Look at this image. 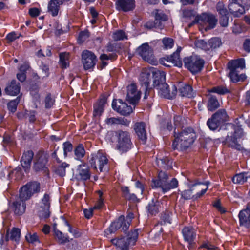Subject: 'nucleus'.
I'll use <instances>...</instances> for the list:
<instances>
[{
  "instance_id": "c9c22d12",
  "label": "nucleus",
  "mask_w": 250,
  "mask_h": 250,
  "mask_svg": "<svg viewBox=\"0 0 250 250\" xmlns=\"http://www.w3.org/2000/svg\"><path fill=\"white\" fill-rule=\"evenodd\" d=\"M243 134L242 130L240 128L235 129L233 139H231V142L229 143V145L231 147H233L237 149L240 150L242 148L241 146L238 144L236 141L237 138H240Z\"/></svg>"
},
{
  "instance_id": "aec40b11",
  "label": "nucleus",
  "mask_w": 250,
  "mask_h": 250,
  "mask_svg": "<svg viewBox=\"0 0 250 250\" xmlns=\"http://www.w3.org/2000/svg\"><path fill=\"white\" fill-rule=\"evenodd\" d=\"M116 4L117 9L124 12L132 10L135 6L134 0H118Z\"/></svg>"
},
{
  "instance_id": "dca6fc26",
  "label": "nucleus",
  "mask_w": 250,
  "mask_h": 250,
  "mask_svg": "<svg viewBox=\"0 0 250 250\" xmlns=\"http://www.w3.org/2000/svg\"><path fill=\"white\" fill-rule=\"evenodd\" d=\"M112 106L114 110L124 115H128L132 111L131 107L128 106L126 103L123 102L120 99L114 100Z\"/></svg>"
},
{
  "instance_id": "b1692460",
  "label": "nucleus",
  "mask_w": 250,
  "mask_h": 250,
  "mask_svg": "<svg viewBox=\"0 0 250 250\" xmlns=\"http://www.w3.org/2000/svg\"><path fill=\"white\" fill-rule=\"evenodd\" d=\"M153 81V84L155 87L159 84H161L166 81V74L164 71L159 70L152 68Z\"/></svg>"
},
{
  "instance_id": "393cba45",
  "label": "nucleus",
  "mask_w": 250,
  "mask_h": 250,
  "mask_svg": "<svg viewBox=\"0 0 250 250\" xmlns=\"http://www.w3.org/2000/svg\"><path fill=\"white\" fill-rule=\"evenodd\" d=\"M34 153L32 151H27L23 153L21 160V164L26 171L30 167Z\"/></svg>"
},
{
  "instance_id": "2f4dec72",
  "label": "nucleus",
  "mask_w": 250,
  "mask_h": 250,
  "mask_svg": "<svg viewBox=\"0 0 250 250\" xmlns=\"http://www.w3.org/2000/svg\"><path fill=\"white\" fill-rule=\"evenodd\" d=\"M179 92L182 96H186L188 97H192L194 95L192 87L190 85L185 84L182 85L179 88Z\"/></svg>"
},
{
  "instance_id": "423d86ee",
  "label": "nucleus",
  "mask_w": 250,
  "mask_h": 250,
  "mask_svg": "<svg viewBox=\"0 0 250 250\" xmlns=\"http://www.w3.org/2000/svg\"><path fill=\"white\" fill-rule=\"evenodd\" d=\"M183 61L185 67L192 73L200 72L204 66V61L197 56L186 57Z\"/></svg>"
},
{
  "instance_id": "4c0bfd02",
  "label": "nucleus",
  "mask_w": 250,
  "mask_h": 250,
  "mask_svg": "<svg viewBox=\"0 0 250 250\" xmlns=\"http://www.w3.org/2000/svg\"><path fill=\"white\" fill-rule=\"evenodd\" d=\"M250 174L247 173H241L235 175L232 178L234 183L243 184L250 178Z\"/></svg>"
},
{
  "instance_id": "2eb2a0df",
  "label": "nucleus",
  "mask_w": 250,
  "mask_h": 250,
  "mask_svg": "<svg viewBox=\"0 0 250 250\" xmlns=\"http://www.w3.org/2000/svg\"><path fill=\"white\" fill-rule=\"evenodd\" d=\"M50 206V197L47 194H45L40 203L39 208V216L42 218H47L49 216V208Z\"/></svg>"
},
{
  "instance_id": "a19ab883",
  "label": "nucleus",
  "mask_w": 250,
  "mask_h": 250,
  "mask_svg": "<svg viewBox=\"0 0 250 250\" xmlns=\"http://www.w3.org/2000/svg\"><path fill=\"white\" fill-rule=\"evenodd\" d=\"M167 58L169 59L171 65H173L179 67H182V62L180 59V56L178 53H174L170 57H167Z\"/></svg>"
},
{
  "instance_id": "4be33fe9",
  "label": "nucleus",
  "mask_w": 250,
  "mask_h": 250,
  "mask_svg": "<svg viewBox=\"0 0 250 250\" xmlns=\"http://www.w3.org/2000/svg\"><path fill=\"white\" fill-rule=\"evenodd\" d=\"M230 12L234 16L238 17L244 13L245 9L236 0H233L228 6Z\"/></svg>"
},
{
  "instance_id": "338daca9",
  "label": "nucleus",
  "mask_w": 250,
  "mask_h": 250,
  "mask_svg": "<svg viewBox=\"0 0 250 250\" xmlns=\"http://www.w3.org/2000/svg\"><path fill=\"white\" fill-rule=\"evenodd\" d=\"M21 36V34H19L18 35L14 32H11L8 34L6 36V39L8 40L9 42H13L16 39L19 38L20 36Z\"/></svg>"
},
{
  "instance_id": "e433bc0d",
  "label": "nucleus",
  "mask_w": 250,
  "mask_h": 250,
  "mask_svg": "<svg viewBox=\"0 0 250 250\" xmlns=\"http://www.w3.org/2000/svg\"><path fill=\"white\" fill-rule=\"evenodd\" d=\"M74 158L79 161H81L82 159L85 154V151L83 146L82 144L78 145L74 150Z\"/></svg>"
},
{
  "instance_id": "052dcab7",
  "label": "nucleus",
  "mask_w": 250,
  "mask_h": 250,
  "mask_svg": "<svg viewBox=\"0 0 250 250\" xmlns=\"http://www.w3.org/2000/svg\"><path fill=\"white\" fill-rule=\"evenodd\" d=\"M195 44L197 47L201 48L204 50H208V42H206L204 40H200L196 42Z\"/></svg>"
},
{
  "instance_id": "20e7f679",
  "label": "nucleus",
  "mask_w": 250,
  "mask_h": 250,
  "mask_svg": "<svg viewBox=\"0 0 250 250\" xmlns=\"http://www.w3.org/2000/svg\"><path fill=\"white\" fill-rule=\"evenodd\" d=\"M134 217L132 213L130 212L126 217V220L125 221L124 216H120L118 219L113 222L109 228L105 231L107 237L109 234L114 233L118 229L122 228L123 231H126L129 228L131 219Z\"/></svg>"
},
{
  "instance_id": "72a5a7b5",
  "label": "nucleus",
  "mask_w": 250,
  "mask_h": 250,
  "mask_svg": "<svg viewBox=\"0 0 250 250\" xmlns=\"http://www.w3.org/2000/svg\"><path fill=\"white\" fill-rule=\"evenodd\" d=\"M238 72V70H229V75L231 81L233 83L244 81L247 78V76L245 74L239 75Z\"/></svg>"
},
{
  "instance_id": "e2e57ef3",
  "label": "nucleus",
  "mask_w": 250,
  "mask_h": 250,
  "mask_svg": "<svg viewBox=\"0 0 250 250\" xmlns=\"http://www.w3.org/2000/svg\"><path fill=\"white\" fill-rule=\"evenodd\" d=\"M73 149L72 145L69 142H65L63 144V151L64 157L67 156V153L72 151Z\"/></svg>"
},
{
  "instance_id": "13d9d810",
  "label": "nucleus",
  "mask_w": 250,
  "mask_h": 250,
  "mask_svg": "<svg viewBox=\"0 0 250 250\" xmlns=\"http://www.w3.org/2000/svg\"><path fill=\"white\" fill-rule=\"evenodd\" d=\"M210 92H216L219 94H224L225 93L229 92V90L226 87L218 86L213 87L210 90Z\"/></svg>"
},
{
  "instance_id": "473e14b6",
  "label": "nucleus",
  "mask_w": 250,
  "mask_h": 250,
  "mask_svg": "<svg viewBox=\"0 0 250 250\" xmlns=\"http://www.w3.org/2000/svg\"><path fill=\"white\" fill-rule=\"evenodd\" d=\"M14 212L18 215H21L23 214L25 211L26 205L24 201H16L13 203Z\"/></svg>"
},
{
  "instance_id": "69168bd1",
  "label": "nucleus",
  "mask_w": 250,
  "mask_h": 250,
  "mask_svg": "<svg viewBox=\"0 0 250 250\" xmlns=\"http://www.w3.org/2000/svg\"><path fill=\"white\" fill-rule=\"evenodd\" d=\"M89 37V32L87 31L82 32L80 33L78 41L81 43L84 42Z\"/></svg>"
},
{
  "instance_id": "0e129e2a",
  "label": "nucleus",
  "mask_w": 250,
  "mask_h": 250,
  "mask_svg": "<svg viewBox=\"0 0 250 250\" xmlns=\"http://www.w3.org/2000/svg\"><path fill=\"white\" fill-rule=\"evenodd\" d=\"M54 100L53 99L50 94H48L45 99V105L46 108H50L54 104Z\"/></svg>"
},
{
  "instance_id": "603ef678",
  "label": "nucleus",
  "mask_w": 250,
  "mask_h": 250,
  "mask_svg": "<svg viewBox=\"0 0 250 250\" xmlns=\"http://www.w3.org/2000/svg\"><path fill=\"white\" fill-rule=\"evenodd\" d=\"M26 239L29 243H35L39 241V238L36 233H29L26 235Z\"/></svg>"
},
{
  "instance_id": "9d476101",
  "label": "nucleus",
  "mask_w": 250,
  "mask_h": 250,
  "mask_svg": "<svg viewBox=\"0 0 250 250\" xmlns=\"http://www.w3.org/2000/svg\"><path fill=\"white\" fill-rule=\"evenodd\" d=\"M82 62L85 70L93 68L97 61L96 56L92 52L85 50L82 53Z\"/></svg>"
},
{
  "instance_id": "09e8293b",
  "label": "nucleus",
  "mask_w": 250,
  "mask_h": 250,
  "mask_svg": "<svg viewBox=\"0 0 250 250\" xmlns=\"http://www.w3.org/2000/svg\"><path fill=\"white\" fill-rule=\"evenodd\" d=\"M217 122V121L213 119V117H212L210 119H209L208 120L207 125L210 130H214L221 125L220 123Z\"/></svg>"
},
{
  "instance_id": "7c9ffc66",
  "label": "nucleus",
  "mask_w": 250,
  "mask_h": 250,
  "mask_svg": "<svg viewBox=\"0 0 250 250\" xmlns=\"http://www.w3.org/2000/svg\"><path fill=\"white\" fill-rule=\"evenodd\" d=\"M21 237L20 230L18 228H13L11 231L9 232L7 231L6 239L7 241L11 240L16 243V244H18Z\"/></svg>"
},
{
  "instance_id": "f257e3e1",
  "label": "nucleus",
  "mask_w": 250,
  "mask_h": 250,
  "mask_svg": "<svg viewBox=\"0 0 250 250\" xmlns=\"http://www.w3.org/2000/svg\"><path fill=\"white\" fill-rule=\"evenodd\" d=\"M174 137L173 148L184 150L192 145L196 139V134L193 129L188 128L179 133L176 134L175 132Z\"/></svg>"
},
{
  "instance_id": "de8ad7c7",
  "label": "nucleus",
  "mask_w": 250,
  "mask_h": 250,
  "mask_svg": "<svg viewBox=\"0 0 250 250\" xmlns=\"http://www.w3.org/2000/svg\"><path fill=\"white\" fill-rule=\"evenodd\" d=\"M153 13L156 21L155 24L157 23V21H166L167 20L166 15L158 10H155Z\"/></svg>"
},
{
  "instance_id": "bf43d9fd",
  "label": "nucleus",
  "mask_w": 250,
  "mask_h": 250,
  "mask_svg": "<svg viewBox=\"0 0 250 250\" xmlns=\"http://www.w3.org/2000/svg\"><path fill=\"white\" fill-rule=\"evenodd\" d=\"M116 58L117 55L115 54H111L109 55L103 54L100 56V59L103 61V64L105 65H106V63L104 62V60H114L116 59Z\"/></svg>"
},
{
  "instance_id": "774afa93",
  "label": "nucleus",
  "mask_w": 250,
  "mask_h": 250,
  "mask_svg": "<svg viewBox=\"0 0 250 250\" xmlns=\"http://www.w3.org/2000/svg\"><path fill=\"white\" fill-rule=\"evenodd\" d=\"M135 186L136 188V193L142 195L144 191V187L142 184L139 181H137L136 182Z\"/></svg>"
},
{
  "instance_id": "5701e85b",
  "label": "nucleus",
  "mask_w": 250,
  "mask_h": 250,
  "mask_svg": "<svg viewBox=\"0 0 250 250\" xmlns=\"http://www.w3.org/2000/svg\"><path fill=\"white\" fill-rule=\"evenodd\" d=\"M182 233L185 240L189 243V248L190 249L196 235L194 229L191 227H185Z\"/></svg>"
},
{
  "instance_id": "864d4df0",
  "label": "nucleus",
  "mask_w": 250,
  "mask_h": 250,
  "mask_svg": "<svg viewBox=\"0 0 250 250\" xmlns=\"http://www.w3.org/2000/svg\"><path fill=\"white\" fill-rule=\"evenodd\" d=\"M162 42L166 49L171 48L173 45V40L171 38H164L162 40Z\"/></svg>"
},
{
  "instance_id": "49530a36",
  "label": "nucleus",
  "mask_w": 250,
  "mask_h": 250,
  "mask_svg": "<svg viewBox=\"0 0 250 250\" xmlns=\"http://www.w3.org/2000/svg\"><path fill=\"white\" fill-rule=\"evenodd\" d=\"M20 97H18L15 100L11 101L8 103L7 106L9 110L12 113L16 111L17 105L20 102Z\"/></svg>"
},
{
  "instance_id": "0eeeda50",
  "label": "nucleus",
  "mask_w": 250,
  "mask_h": 250,
  "mask_svg": "<svg viewBox=\"0 0 250 250\" xmlns=\"http://www.w3.org/2000/svg\"><path fill=\"white\" fill-rule=\"evenodd\" d=\"M117 147L122 151H126L131 147L132 143L129 133L126 131L118 130L116 133Z\"/></svg>"
},
{
  "instance_id": "39448f33",
  "label": "nucleus",
  "mask_w": 250,
  "mask_h": 250,
  "mask_svg": "<svg viewBox=\"0 0 250 250\" xmlns=\"http://www.w3.org/2000/svg\"><path fill=\"white\" fill-rule=\"evenodd\" d=\"M217 22V20L214 16L211 14L203 13L201 15H198L195 18L193 23L190 24L191 26L193 23H199L200 25L204 26L205 30H208L214 28Z\"/></svg>"
},
{
  "instance_id": "6e6d98bb",
  "label": "nucleus",
  "mask_w": 250,
  "mask_h": 250,
  "mask_svg": "<svg viewBox=\"0 0 250 250\" xmlns=\"http://www.w3.org/2000/svg\"><path fill=\"white\" fill-rule=\"evenodd\" d=\"M181 196L183 198L186 200L192 198L194 199V196L191 188L190 189L185 190L182 191L181 193Z\"/></svg>"
},
{
  "instance_id": "c03bdc74",
  "label": "nucleus",
  "mask_w": 250,
  "mask_h": 250,
  "mask_svg": "<svg viewBox=\"0 0 250 250\" xmlns=\"http://www.w3.org/2000/svg\"><path fill=\"white\" fill-rule=\"evenodd\" d=\"M208 50L210 49H215L219 47L221 45V42L219 38H214L208 42Z\"/></svg>"
},
{
  "instance_id": "7ed1b4c3",
  "label": "nucleus",
  "mask_w": 250,
  "mask_h": 250,
  "mask_svg": "<svg viewBox=\"0 0 250 250\" xmlns=\"http://www.w3.org/2000/svg\"><path fill=\"white\" fill-rule=\"evenodd\" d=\"M167 174L165 172L160 171L158 179L152 181V187L160 188L163 192H166L178 186V181L176 179H172L169 183L167 182Z\"/></svg>"
},
{
  "instance_id": "f03ea898",
  "label": "nucleus",
  "mask_w": 250,
  "mask_h": 250,
  "mask_svg": "<svg viewBox=\"0 0 250 250\" xmlns=\"http://www.w3.org/2000/svg\"><path fill=\"white\" fill-rule=\"evenodd\" d=\"M138 236V230L136 229L130 232L125 237L111 239V242L118 250H128L130 247L135 245Z\"/></svg>"
},
{
  "instance_id": "4468645a",
  "label": "nucleus",
  "mask_w": 250,
  "mask_h": 250,
  "mask_svg": "<svg viewBox=\"0 0 250 250\" xmlns=\"http://www.w3.org/2000/svg\"><path fill=\"white\" fill-rule=\"evenodd\" d=\"M107 162L108 159L106 156L100 152L92 154L89 160L91 166L95 169H97L98 166L100 172L102 171L103 167L107 164Z\"/></svg>"
},
{
  "instance_id": "6ab92c4d",
  "label": "nucleus",
  "mask_w": 250,
  "mask_h": 250,
  "mask_svg": "<svg viewBox=\"0 0 250 250\" xmlns=\"http://www.w3.org/2000/svg\"><path fill=\"white\" fill-rule=\"evenodd\" d=\"M241 225L249 227L250 225V204H248L246 208L241 210L239 214Z\"/></svg>"
},
{
  "instance_id": "f8f14e48",
  "label": "nucleus",
  "mask_w": 250,
  "mask_h": 250,
  "mask_svg": "<svg viewBox=\"0 0 250 250\" xmlns=\"http://www.w3.org/2000/svg\"><path fill=\"white\" fill-rule=\"evenodd\" d=\"M158 91L159 95L167 99H172L176 95L177 89L175 85H172L170 88L165 83L159 84L155 87Z\"/></svg>"
},
{
  "instance_id": "9b49d317",
  "label": "nucleus",
  "mask_w": 250,
  "mask_h": 250,
  "mask_svg": "<svg viewBox=\"0 0 250 250\" xmlns=\"http://www.w3.org/2000/svg\"><path fill=\"white\" fill-rule=\"evenodd\" d=\"M141 92L138 89L137 85L131 83L127 86L126 99L130 104H137L140 99Z\"/></svg>"
},
{
  "instance_id": "ddd939ff",
  "label": "nucleus",
  "mask_w": 250,
  "mask_h": 250,
  "mask_svg": "<svg viewBox=\"0 0 250 250\" xmlns=\"http://www.w3.org/2000/svg\"><path fill=\"white\" fill-rule=\"evenodd\" d=\"M47 155L43 152H39L36 155V162L34 165V169L36 171H42L43 173L48 174V169L46 167Z\"/></svg>"
},
{
  "instance_id": "6e6552de",
  "label": "nucleus",
  "mask_w": 250,
  "mask_h": 250,
  "mask_svg": "<svg viewBox=\"0 0 250 250\" xmlns=\"http://www.w3.org/2000/svg\"><path fill=\"white\" fill-rule=\"evenodd\" d=\"M40 191V184L37 182H33L23 186L20 191V198L22 201L30 199L32 195Z\"/></svg>"
},
{
  "instance_id": "8fccbe9b",
  "label": "nucleus",
  "mask_w": 250,
  "mask_h": 250,
  "mask_svg": "<svg viewBox=\"0 0 250 250\" xmlns=\"http://www.w3.org/2000/svg\"><path fill=\"white\" fill-rule=\"evenodd\" d=\"M68 166L69 165L66 163H62L56 169V173L61 176H64L65 175V168Z\"/></svg>"
},
{
  "instance_id": "bb28decb",
  "label": "nucleus",
  "mask_w": 250,
  "mask_h": 250,
  "mask_svg": "<svg viewBox=\"0 0 250 250\" xmlns=\"http://www.w3.org/2000/svg\"><path fill=\"white\" fill-rule=\"evenodd\" d=\"M77 172V176L81 180H86L90 177L89 167L85 165V163L79 165Z\"/></svg>"
},
{
  "instance_id": "412c9836",
  "label": "nucleus",
  "mask_w": 250,
  "mask_h": 250,
  "mask_svg": "<svg viewBox=\"0 0 250 250\" xmlns=\"http://www.w3.org/2000/svg\"><path fill=\"white\" fill-rule=\"evenodd\" d=\"M134 129L139 140L145 144L147 138L145 124L143 122L136 123Z\"/></svg>"
},
{
  "instance_id": "58836bf2",
  "label": "nucleus",
  "mask_w": 250,
  "mask_h": 250,
  "mask_svg": "<svg viewBox=\"0 0 250 250\" xmlns=\"http://www.w3.org/2000/svg\"><path fill=\"white\" fill-rule=\"evenodd\" d=\"M7 179L9 178H15V180H19L22 179V174L21 173V169L20 167H17L14 170L11 171H6Z\"/></svg>"
},
{
  "instance_id": "37998d69",
  "label": "nucleus",
  "mask_w": 250,
  "mask_h": 250,
  "mask_svg": "<svg viewBox=\"0 0 250 250\" xmlns=\"http://www.w3.org/2000/svg\"><path fill=\"white\" fill-rule=\"evenodd\" d=\"M54 234L56 239H57L58 242L61 244H64L69 241L68 237L64 236L63 233L54 229Z\"/></svg>"
},
{
  "instance_id": "4d7b16f0",
  "label": "nucleus",
  "mask_w": 250,
  "mask_h": 250,
  "mask_svg": "<svg viewBox=\"0 0 250 250\" xmlns=\"http://www.w3.org/2000/svg\"><path fill=\"white\" fill-rule=\"evenodd\" d=\"M113 38L116 41L123 40L126 38L125 33L121 30L118 31L113 33Z\"/></svg>"
},
{
  "instance_id": "680f3d73",
  "label": "nucleus",
  "mask_w": 250,
  "mask_h": 250,
  "mask_svg": "<svg viewBox=\"0 0 250 250\" xmlns=\"http://www.w3.org/2000/svg\"><path fill=\"white\" fill-rule=\"evenodd\" d=\"M171 215V213L170 212L167 211L164 213L162 216V219L164 222V224H170L171 223V219L170 216Z\"/></svg>"
},
{
  "instance_id": "1a4fd4ad",
  "label": "nucleus",
  "mask_w": 250,
  "mask_h": 250,
  "mask_svg": "<svg viewBox=\"0 0 250 250\" xmlns=\"http://www.w3.org/2000/svg\"><path fill=\"white\" fill-rule=\"evenodd\" d=\"M137 52L144 60L148 63L153 65L157 63V59L153 55V50L148 43H145L140 46L137 49Z\"/></svg>"
},
{
  "instance_id": "cd10ccee",
  "label": "nucleus",
  "mask_w": 250,
  "mask_h": 250,
  "mask_svg": "<svg viewBox=\"0 0 250 250\" xmlns=\"http://www.w3.org/2000/svg\"><path fill=\"white\" fill-rule=\"evenodd\" d=\"M20 85L15 80H12L5 89V93L11 96H15L19 93Z\"/></svg>"
},
{
  "instance_id": "f704fd0d",
  "label": "nucleus",
  "mask_w": 250,
  "mask_h": 250,
  "mask_svg": "<svg viewBox=\"0 0 250 250\" xmlns=\"http://www.w3.org/2000/svg\"><path fill=\"white\" fill-rule=\"evenodd\" d=\"M59 64L62 69L67 68L69 66L70 54L68 53H61L59 55Z\"/></svg>"
},
{
  "instance_id": "c85d7f7f",
  "label": "nucleus",
  "mask_w": 250,
  "mask_h": 250,
  "mask_svg": "<svg viewBox=\"0 0 250 250\" xmlns=\"http://www.w3.org/2000/svg\"><path fill=\"white\" fill-rule=\"evenodd\" d=\"M229 70H238L243 69L245 67V60L243 58L232 60L228 64Z\"/></svg>"
},
{
  "instance_id": "a18cd8bd",
  "label": "nucleus",
  "mask_w": 250,
  "mask_h": 250,
  "mask_svg": "<svg viewBox=\"0 0 250 250\" xmlns=\"http://www.w3.org/2000/svg\"><path fill=\"white\" fill-rule=\"evenodd\" d=\"M159 206L160 203L159 202H154L153 201L151 203L149 204L147 207L148 211L150 213L155 214L158 212Z\"/></svg>"
},
{
  "instance_id": "5fc2aeb1",
  "label": "nucleus",
  "mask_w": 250,
  "mask_h": 250,
  "mask_svg": "<svg viewBox=\"0 0 250 250\" xmlns=\"http://www.w3.org/2000/svg\"><path fill=\"white\" fill-rule=\"evenodd\" d=\"M217 10L219 13L222 16L228 15V12L224 4L222 2H218L216 7Z\"/></svg>"
},
{
  "instance_id": "c756f323",
  "label": "nucleus",
  "mask_w": 250,
  "mask_h": 250,
  "mask_svg": "<svg viewBox=\"0 0 250 250\" xmlns=\"http://www.w3.org/2000/svg\"><path fill=\"white\" fill-rule=\"evenodd\" d=\"M106 103V99L105 98L101 99L99 101L94 105L93 116L94 117H99L103 112L104 107Z\"/></svg>"
},
{
  "instance_id": "ea45409f",
  "label": "nucleus",
  "mask_w": 250,
  "mask_h": 250,
  "mask_svg": "<svg viewBox=\"0 0 250 250\" xmlns=\"http://www.w3.org/2000/svg\"><path fill=\"white\" fill-rule=\"evenodd\" d=\"M212 117H213V119L217 121V123H219L221 125L226 121L227 115L226 111L224 109H221L214 114Z\"/></svg>"
},
{
  "instance_id": "f3484780",
  "label": "nucleus",
  "mask_w": 250,
  "mask_h": 250,
  "mask_svg": "<svg viewBox=\"0 0 250 250\" xmlns=\"http://www.w3.org/2000/svg\"><path fill=\"white\" fill-rule=\"evenodd\" d=\"M153 76L152 68H144L141 71L140 81L145 87H149V83Z\"/></svg>"
},
{
  "instance_id": "a878e982",
  "label": "nucleus",
  "mask_w": 250,
  "mask_h": 250,
  "mask_svg": "<svg viewBox=\"0 0 250 250\" xmlns=\"http://www.w3.org/2000/svg\"><path fill=\"white\" fill-rule=\"evenodd\" d=\"M63 4L62 0H51L48 4V11L53 16L58 15L60 6Z\"/></svg>"
},
{
  "instance_id": "3c124183",
  "label": "nucleus",
  "mask_w": 250,
  "mask_h": 250,
  "mask_svg": "<svg viewBox=\"0 0 250 250\" xmlns=\"http://www.w3.org/2000/svg\"><path fill=\"white\" fill-rule=\"evenodd\" d=\"M197 12L194 10L184 9L183 10V16L186 18L191 19L192 17H196Z\"/></svg>"
},
{
  "instance_id": "a211bd4d",
  "label": "nucleus",
  "mask_w": 250,
  "mask_h": 250,
  "mask_svg": "<svg viewBox=\"0 0 250 250\" xmlns=\"http://www.w3.org/2000/svg\"><path fill=\"white\" fill-rule=\"evenodd\" d=\"M208 183L206 184L202 183H198L193 185L191 189L194 196V199H197L203 196L208 189Z\"/></svg>"
},
{
  "instance_id": "79ce46f5",
  "label": "nucleus",
  "mask_w": 250,
  "mask_h": 250,
  "mask_svg": "<svg viewBox=\"0 0 250 250\" xmlns=\"http://www.w3.org/2000/svg\"><path fill=\"white\" fill-rule=\"evenodd\" d=\"M219 107V103L217 98L214 96H211L208 100V108L210 111H213Z\"/></svg>"
}]
</instances>
